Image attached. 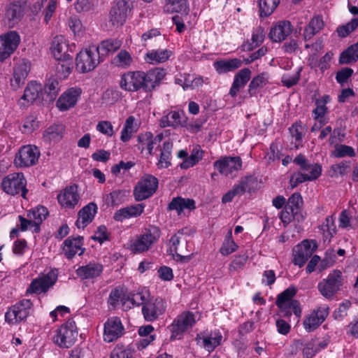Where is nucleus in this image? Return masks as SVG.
I'll use <instances>...</instances> for the list:
<instances>
[{"mask_svg": "<svg viewBox=\"0 0 358 358\" xmlns=\"http://www.w3.org/2000/svg\"><path fill=\"white\" fill-rule=\"evenodd\" d=\"M161 235L162 232L159 227L150 224L131 239L129 250L134 254L146 252L159 242Z\"/></svg>", "mask_w": 358, "mask_h": 358, "instance_id": "f257e3e1", "label": "nucleus"}, {"mask_svg": "<svg viewBox=\"0 0 358 358\" xmlns=\"http://www.w3.org/2000/svg\"><path fill=\"white\" fill-rule=\"evenodd\" d=\"M78 334L75 321L69 319L55 330L52 340L59 348H69L77 341Z\"/></svg>", "mask_w": 358, "mask_h": 358, "instance_id": "f03ea898", "label": "nucleus"}, {"mask_svg": "<svg viewBox=\"0 0 358 358\" xmlns=\"http://www.w3.org/2000/svg\"><path fill=\"white\" fill-rule=\"evenodd\" d=\"M59 271L57 268H50L32 280L26 290V295L45 294L53 287L57 281Z\"/></svg>", "mask_w": 358, "mask_h": 358, "instance_id": "7ed1b4c3", "label": "nucleus"}, {"mask_svg": "<svg viewBox=\"0 0 358 358\" xmlns=\"http://www.w3.org/2000/svg\"><path fill=\"white\" fill-rule=\"evenodd\" d=\"M196 322V315L189 310L180 313L168 327L171 333V340L181 339L183 335L190 331Z\"/></svg>", "mask_w": 358, "mask_h": 358, "instance_id": "20e7f679", "label": "nucleus"}, {"mask_svg": "<svg viewBox=\"0 0 358 358\" xmlns=\"http://www.w3.org/2000/svg\"><path fill=\"white\" fill-rule=\"evenodd\" d=\"M343 284L344 277L342 272L334 269L317 284V289L324 298L331 299L341 290Z\"/></svg>", "mask_w": 358, "mask_h": 358, "instance_id": "39448f33", "label": "nucleus"}, {"mask_svg": "<svg viewBox=\"0 0 358 358\" xmlns=\"http://www.w3.org/2000/svg\"><path fill=\"white\" fill-rule=\"evenodd\" d=\"M1 187L7 194L20 195L26 199L28 189H27V180L22 173H9L3 178Z\"/></svg>", "mask_w": 358, "mask_h": 358, "instance_id": "423d86ee", "label": "nucleus"}, {"mask_svg": "<svg viewBox=\"0 0 358 358\" xmlns=\"http://www.w3.org/2000/svg\"><path fill=\"white\" fill-rule=\"evenodd\" d=\"M120 87L128 92H136L143 90L148 92V88L146 83L145 71H129L121 76Z\"/></svg>", "mask_w": 358, "mask_h": 358, "instance_id": "0eeeda50", "label": "nucleus"}, {"mask_svg": "<svg viewBox=\"0 0 358 358\" xmlns=\"http://www.w3.org/2000/svg\"><path fill=\"white\" fill-rule=\"evenodd\" d=\"M99 63L100 56L96 46L82 49L76 57V70L82 73L94 70Z\"/></svg>", "mask_w": 358, "mask_h": 358, "instance_id": "6e6552de", "label": "nucleus"}, {"mask_svg": "<svg viewBox=\"0 0 358 358\" xmlns=\"http://www.w3.org/2000/svg\"><path fill=\"white\" fill-rule=\"evenodd\" d=\"M32 310V301L23 299L7 310L5 313V321L10 325L19 324L26 320Z\"/></svg>", "mask_w": 358, "mask_h": 358, "instance_id": "1a4fd4ad", "label": "nucleus"}, {"mask_svg": "<svg viewBox=\"0 0 358 358\" xmlns=\"http://www.w3.org/2000/svg\"><path fill=\"white\" fill-rule=\"evenodd\" d=\"M41 152L34 145H25L16 152L13 163L16 167L27 168L34 166L38 162Z\"/></svg>", "mask_w": 358, "mask_h": 358, "instance_id": "9d476101", "label": "nucleus"}, {"mask_svg": "<svg viewBox=\"0 0 358 358\" xmlns=\"http://www.w3.org/2000/svg\"><path fill=\"white\" fill-rule=\"evenodd\" d=\"M166 309V302L161 297L150 298L143 304L141 312L146 322L156 321L162 315Z\"/></svg>", "mask_w": 358, "mask_h": 358, "instance_id": "9b49d317", "label": "nucleus"}, {"mask_svg": "<svg viewBox=\"0 0 358 358\" xmlns=\"http://www.w3.org/2000/svg\"><path fill=\"white\" fill-rule=\"evenodd\" d=\"M330 342L329 336L313 338L310 340H299L296 341V347L301 348L304 358H313L317 352L325 349Z\"/></svg>", "mask_w": 358, "mask_h": 358, "instance_id": "f8f14e48", "label": "nucleus"}, {"mask_svg": "<svg viewBox=\"0 0 358 358\" xmlns=\"http://www.w3.org/2000/svg\"><path fill=\"white\" fill-rule=\"evenodd\" d=\"M322 173V166L318 164H308L301 171L292 174L289 179L291 188L298 185L317 179Z\"/></svg>", "mask_w": 358, "mask_h": 358, "instance_id": "ddd939ff", "label": "nucleus"}, {"mask_svg": "<svg viewBox=\"0 0 358 358\" xmlns=\"http://www.w3.org/2000/svg\"><path fill=\"white\" fill-rule=\"evenodd\" d=\"M134 0H117L110 11V22L115 27L123 25L133 8Z\"/></svg>", "mask_w": 358, "mask_h": 358, "instance_id": "4468645a", "label": "nucleus"}, {"mask_svg": "<svg viewBox=\"0 0 358 358\" xmlns=\"http://www.w3.org/2000/svg\"><path fill=\"white\" fill-rule=\"evenodd\" d=\"M75 48V43L70 44L64 36L59 35L53 38L50 50L53 57L59 61L72 58L69 52H73Z\"/></svg>", "mask_w": 358, "mask_h": 358, "instance_id": "2eb2a0df", "label": "nucleus"}, {"mask_svg": "<svg viewBox=\"0 0 358 358\" xmlns=\"http://www.w3.org/2000/svg\"><path fill=\"white\" fill-rule=\"evenodd\" d=\"M158 187V180L152 175L144 176L134 188V194L138 201L151 196Z\"/></svg>", "mask_w": 358, "mask_h": 358, "instance_id": "dca6fc26", "label": "nucleus"}, {"mask_svg": "<svg viewBox=\"0 0 358 358\" xmlns=\"http://www.w3.org/2000/svg\"><path fill=\"white\" fill-rule=\"evenodd\" d=\"M317 248V243L313 240H304L293 249L292 262L294 265L302 267Z\"/></svg>", "mask_w": 358, "mask_h": 358, "instance_id": "f3484780", "label": "nucleus"}, {"mask_svg": "<svg viewBox=\"0 0 358 358\" xmlns=\"http://www.w3.org/2000/svg\"><path fill=\"white\" fill-rule=\"evenodd\" d=\"M20 42V35L15 31H10L0 36V62L10 57Z\"/></svg>", "mask_w": 358, "mask_h": 358, "instance_id": "a211bd4d", "label": "nucleus"}, {"mask_svg": "<svg viewBox=\"0 0 358 358\" xmlns=\"http://www.w3.org/2000/svg\"><path fill=\"white\" fill-rule=\"evenodd\" d=\"M329 306L326 304L321 305L314 308L307 315L303 322L304 329L308 332H311L319 327L329 315Z\"/></svg>", "mask_w": 358, "mask_h": 358, "instance_id": "6ab92c4d", "label": "nucleus"}, {"mask_svg": "<svg viewBox=\"0 0 358 358\" xmlns=\"http://www.w3.org/2000/svg\"><path fill=\"white\" fill-rule=\"evenodd\" d=\"M214 168L225 176H233L242 167V159L240 157H224L213 164Z\"/></svg>", "mask_w": 358, "mask_h": 358, "instance_id": "aec40b11", "label": "nucleus"}, {"mask_svg": "<svg viewBox=\"0 0 358 358\" xmlns=\"http://www.w3.org/2000/svg\"><path fill=\"white\" fill-rule=\"evenodd\" d=\"M293 26L288 20H279L273 24L268 32V38L273 43H280L292 33Z\"/></svg>", "mask_w": 358, "mask_h": 358, "instance_id": "412c9836", "label": "nucleus"}, {"mask_svg": "<svg viewBox=\"0 0 358 358\" xmlns=\"http://www.w3.org/2000/svg\"><path fill=\"white\" fill-rule=\"evenodd\" d=\"M59 205L66 209H73L80 201V195L76 185H71L63 189L57 196Z\"/></svg>", "mask_w": 358, "mask_h": 358, "instance_id": "4be33fe9", "label": "nucleus"}, {"mask_svg": "<svg viewBox=\"0 0 358 358\" xmlns=\"http://www.w3.org/2000/svg\"><path fill=\"white\" fill-rule=\"evenodd\" d=\"M82 94L81 88L72 87L66 90L57 101V107L59 110L65 111L73 108L77 103Z\"/></svg>", "mask_w": 358, "mask_h": 358, "instance_id": "5701e85b", "label": "nucleus"}, {"mask_svg": "<svg viewBox=\"0 0 358 358\" xmlns=\"http://www.w3.org/2000/svg\"><path fill=\"white\" fill-rule=\"evenodd\" d=\"M124 331L121 320L117 317L108 318L104 324L103 340L107 343L113 342L120 338Z\"/></svg>", "mask_w": 358, "mask_h": 358, "instance_id": "b1692460", "label": "nucleus"}, {"mask_svg": "<svg viewBox=\"0 0 358 358\" xmlns=\"http://www.w3.org/2000/svg\"><path fill=\"white\" fill-rule=\"evenodd\" d=\"M222 341V335L219 331H214L210 333H201L197 334L196 337L197 344L208 352H213L219 346Z\"/></svg>", "mask_w": 358, "mask_h": 358, "instance_id": "393cba45", "label": "nucleus"}, {"mask_svg": "<svg viewBox=\"0 0 358 358\" xmlns=\"http://www.w3.org/2000/svg\"><path fill=\"white\" fill-rule=\"evenodd\" d=\"M30 71V63L28 60L19 61L14 67L13 78L10 85L13 89H17L23 85Z\"/></svg>", "mask_w": 358, "mask_h": 358, "instance_id": "a878e982", "label": "nucleus"}, {"mask_svg": "<svg viewBox=\"0 0 358 358\" xmlns=\"http://www.w3.org/2000/svg\"><path fill=\"white\" fill-rule=\"evenodd\" d=\"M63 252L67 259H72L75 255H82L85 251L82 236L69 237L63 243Z\"/></svg>", "mask_w": 358, "mask_h": 358, "instance_id": "bb28decb", "label": "nucleus"}, {"mask_svg": "<svg viewBox=\"0 0 358 358\" xmlns=\"http://www.w3.org/2000/svg\"><path fill=\"white\" fill-rule=\"evenodd\" d=\"M163 139V134H157L155 137L153 136L151 132H145L138 135V149L143 152L147 150L149 156L153 155L154 145L160 143Z\"/></svg>", "mask_w": 358, "mask_h": 358, "instance_id": "cd10ccee", "label": "nucleus"}, {"mask_svg": "<svg viewBox=\"0 0 358 358\" xmlns=\"http://www.w3.org/2000/svg\"><path fill=\"white\" fill-rule=\"evenodd\" d=\"M253 180L254 178L252 176L242 178L238 184L223 195L222 202L223 203L231 202L236 196L243 194Z\"/></svg>", "mask_w": 358, "mask_h": 358, "instance_id": "c85d7f7f", "label": "nucleus"}, {"mask_svg": "<svg viewBox=\"0 0 358 358\" xmlns=\"http://www.w3.org/2000/svg\"><path fill=\"white\" fill-rule=\"evenodd\" d=\"M97 212V206L94 203H90L84 206L78 214L76 225L78 229H84L94 219Z\"/></svg>", "mask_w": 358, "mask_h": 358, "instance_id": "c756f323", "label": "nucleus"}, {"mask_svg": "<svg viewBox=\"0 0 358 358\" xmlns=\"http://www.w3.org/2000/svg\"><path fill=\"white\" fill-rule=\"evenodd\" d=\"M144 208L145 206L142 203L122 208L115 213L113 219L117 222H122L127 219L138 217L143 213Z\"/></svg>", "mask_w": 358, "mask_h": 358, "instance_id": "7c9ffc66", "label": "nucleus"}, {"mask_svg": "<svg viewBox=\"0 0 358 358\" xmlns=\"http://www.w3.org/2000/svg\"><path fill=\"white\" fill-rule=\"evenodd\" d=\"M103 265L99 263L90 262L85 266H79L76 273L83 280L93 279L99 277L103 272Z\"/></svg>", "mask_w": 358, "mask_h": 358, "instance_id": "2f4dec72", "label": "nucleus"}, {"mask_svg": "<svg viewBox=\"0 0 358 358\" xmlns=\"http://www.w3.org/2000/svg\"><path fill=\"white\" fill-rule=\"evenodd\" d=\"M172 55L173 52L169 49H153L145 53L144 60L146 63L155 65L166 62Z\"/></svg>", "mask_w": 358, "mask_h": 358, "instance_id": "473e14b6", "label": "nucleus"}, {"mask_svg": "<svg viewBox=\"0 0 358 358\" xmlns=\"http://www.w3.org/2000/svg\"><path fill=\"white\" fill-rule=\"evenodd\" d=\"M296 293V288L291 286L278 295L275 304L284 316L291 315V313L288 310V304L292 301V298Z\"/></svg>", "mask_w": 358, "mask_h": 358, "instance_id": "72a5a7b5", "label": "nucleus"}, {"mask_svg": "<svg viewBox=\"0 0 358 358\" xmlns=\"http://www.w3.org/2000/svg\"><path fill=\"white\" fill-rule=\"evenodd\" d=\"M42 91V86L37 82L32 81L27 84L19 104L25 106L32 103L38 97Z\"/></svg>", "mask_w": 358, "mask_h": 358, "instance_id": "f704fd0d", "label": "nucleus"}, {"mask_svg": "<svg viewBox=\"0 0 358 358\" xmlns=\"http://www.w3.org/2000/svg\"><path fill=\"white\" fill-rule=\"evenodd\" d=\"M168 208L176 210L178 215L185 210H193L196 208L195 201L192 199H185L180 196L173 198L169 203Z\"/></svg>", "mask_w": 358, "mask_h": 358, "instance_id": "c9c22d12", "label": "nucleus"}, {"mask_svg": "<svg viewBox=\"0 0 358 358\" xmlns=\"http://www.w3.org/2000/svg\"><path fill=\"white\" fill-rule=\"evenodd\" d=\"M48 215V209L42 206H38L27 212V217L31 219L32 220V223L35 224V233L39 232L40 226L46 219Z\"/></svg>", "mask_w": 358, "mask_h": 358, "instance_id": "e433bc0d", "label": "nucleus"}, {"mask_svg": "<svg viewBox=\"0 0 358 358\" xmlns=\"http://www.w3.org/2000/svg\"><path fill=\"white\" fill-rule=\"evenodd\" d=\"M333 53L328 52L320 59L312 58L310 66L317 73L323 74L325 71L330 68Z\"/></svg>", "mask_w": 358, "mask_h": 358, "instance_id": "4c0bfd02", "label": "nucleus"}, {"mask_svg": "<svg viewBox=\"0 0 358 358\" xmlns=\"http://www.w3.org/2000/svg\"><path fill=\"white\" fill-rule=\"evenodd\" d=\"M165 76V70L161 68H155L145 72L148 91L151 92L156 87V85H159V83L164 78Z\"/></svg>", "mask_w": 358, "mask_h": 358, "instance_id": "58836bf2", "label": "nucleus"}, {"mask_svg": "<svg viewBox=\"0 0 358 358\" xmlns=\"http://www.w3.org/2000/svg\"><path fill=\"white\" fill-rule=\"evenodd\" d=\"M242 64L241 59L234 58L231 59H221L213 63V66L219 73H225L238 69Z\"/></svg>", "mask_w": 358, "mask_h": 358, "instance_id": "ea45409f", "label": "nucleus"}, {"mask_svg": "<svg viewBox=\"0 0 358 358\" xmlns=\"http://www.w3.org/2000/svg\"><path fill=\"white\" fill-rule=\"evenodd\" d=\"M324 26V22L322 16L317 15L313 17L309 24L304 29L303 35L305 41L312 38L317 33L322 29Z\"/></svg>", "mask_w": 358, "mask_h": 358, "instance_id": "a19ab883", "label": "nucleus"}, {"mask_svg": "<svg viewBox=\"0 0 358 358\" xmlns=\"http://www.w3.org/2000/svg\"><path fill=\"white\" fill-rule=\"evenodd\" d=\"M184 114L182 111H171L166 115L162 117L160 126L162 127H171L176 128L182 125Z\"/></svg>", "mask_w": 358, "mask_h": 358, "instance_id": "79ce46f5", "label": "nucleus"}, {"mask_svg": "<svg viewBox=\"0 0 358 358\" xmlns=\"http://www.w3.org/2000/svg\"><path fill=\"white\" fill-rule=\"evenodd\" d=\"M65 129L61 124H54L50 126L45 129L43 134V138L45 142L51 143L60 141L64 136Z\"/></svg>", "mask_w": 358, "mask_h": 358, "instance_id": "37998d69", "label": "nucleus"}, {"mask_svg": "<svg viewBox=\"0 0 358 358\" xmlns=\"http://www.w3.org/2000/svg\"><path fill=\"white\" fill-rule=\"evenodd\" d=\"M22 15V8L19 3L10 4L5 14V19L8 20V27H13L20 20Z\"/></svg>", "mask_w": 358, "mask_h": 358, "instance_id": "c03bdc74", "label": "nucleus"}, {"mask_svg": "<svg viewBox=\"0 0 358 358\" xmlns=\"http://www.w3.org/2000/svg\"><path fill=\"white\" fill-rule=\"evenodd\" d=\"M182 238V234L180 232L173 235L169 240V250L173 257H176L177 260L185 262L190 259V255H182L180 254L179 245Z\"/></svg>", "mask_w": 358, "mask_h": 358, "instance_id": "a18cd8bd", "label": "nucleus"}, {"mask_svg": "<svg viewBox=\"0 0 358 358\" xmlns=\"http://www.w3.org/2000/svg\"><path fill=\"white\" fill-rule=\"evenodd\" d=\"M122 45L120 40L117 38H109L103 41L100 45L96 47L99 55L107 56L117 50Z\"/></svg>", "mask_w": 358, "mask_h": 358, "instance_id": "49530a36", "label": "nucleus"}, {"mask_svg": "<svg viewBox=\"0 0 358 358\" xmlns=\"http://www.w3.org/2000/svg\"><path fill=\"white\" fill-rule=\"evenodd\" d=\"M172 148L173 143L171 141H166L164 142L161 149L159 159L157 162L158 168L165 169L171 165Z\"/></svg>", "mask_w": 358, "mask_h": 358, "instance_id": "de8ad7c7", "label": "nucleus"}, {"mask_svg": "<svg viewBox=\"0 0 358 358\" xmlns=\"http://www.w3.org/2000/svg\"><path fill=\"white\" fill-rule=\"evenodd\" d=\"M203 151L199 145H196L193 148L191 154L188 157H186L180 164V166L182 169H187L193 167L203 158Z\"/></svg>", "mask_w": 358, "mask_h": 358, "instance_id": "09e8293b", "label": "nucleus"}, {"mask_svg": "<svg viewBox=\"0 0 358 358\" xmlns=\"http://www.w3.org/2000/svg\"><path fill=\"white\" fill-rule=\"evenodd\" d=\"M164 10L168 13H188L189 7L187 0H166Z\"/></svg>", "mask_w": 358, "mask_h": 358, "instance_id": "8fccbe9b", "label": "nucleus"}, {"mask_svg": "<svg viewBox=\"0 0 358 358\" xmlns=\"http://www.w3.org/2000/svg\"><path fill=\"white\" fill-rule=\"evenodd\" d=\"M135 117L134 116L128 117L124 124L121 131L120 140L122 142H127L138 130V126L135 123Z\"/></svg>", "mask_w": 358, "mask_h": 358, "instance_id": "3c124183", "label": "nucleus"}, {"mask_svg": "<svg viewBox=\"0 0 358 358\" xmlns=\"http://www.w3.org/2000/svg\"><path fill=\"white\" fill-rule=\"evenodd\" d=\"M238 245L234 242L232 237V231L229 230L227 233L224 241L220 248V252L223 256H228L235 252Z\"/></svg>", "mask_w": 358, "mask_h": 358, "instance_id": "603ef678", "label": "nucleus"}, {"mask_svg": "<svg viewBox=\"0 0 358 358\" xmlns=\"http://www.w3.org/2000/svg\"><path fill=\"white\" fill-rule=\"evenodd\" d=\"M150 296L149 291L146 289H138L136 292L130 293L128 296V301H129L134 306H143L148 301V297Z\"/></svg>", "mask_w": 358, "mask_h": 358, "instance_id": "864d4df0", "label": "nucleus"}, {"mask_svg": "<svg viewBox=\"0 0 358 358\" xmlns=\"http://www.w3.org/2000/svg\"><path fill=\"white\" fill-rule=\"evenodd\" d=\"M334 221L335 217L334 215L328 216L320 226V230L322 231L323 236L326 240H330L336 232V227Z\"/></svg>", "mask_w": 358, "mask_h": 358, "instance_id": "5fc2aeb1", "label": "nucleus"}, {"mask_svg": "<svg viewBox=\"0 0 358 358\" xmlns=\"http://www.w3.org/2000/svg\"><path fill=\"white\" fill-rule=\"evenodd\" d=\"M113 62L118 67L127 69L132 64L134 59L129 52L122 50L114 57Z\"/></svg>", "mask_w": 358, "mask_h": 358, "instance_id": "6e6d98bb", "label": "nucleus"}, {"mask_svg": "<svg viewBox=\"0 0 358 358\" xmlns=\"http://www.w3.org/2000/svg\"><path fill=\"white\" fill-rule=\"evenodd\" d=\"M358 59V42L352 45L346 50L343 52L339 58L341 64H349L355 62Z\"/></svg>", "mask_w": 358, "mask_h": 358, "instance_id": "4d7b16f0", "label": "nucleus"}, {"mask_svg": "<svg viewBox=\"0 0 358 358\" xmlns=\"http://www.w3.org/2000/svg\"><path fill=\"white\" fill-rule=\"evenodd\" d=\"M280 0H259V8L261 17H268L275 10Z\"/></svg>", "mask_w": 358, "mask_h": 358, "instance_id": "13d9d810", "label": "nucleus"}, {"mask_svg": "<svg viewBox=\"0 0 358 358\" xmlns=\"http://www.w3.org/2000/svg\"><path fill=\"white\" fill-rule=\"evenodd\" d=\"M73 67V58L59 60L57 65V71L62 78H66L71 73Z\"/></svg>", "mask_w": 358, "mask_h": 358, "instance_id": "bf43d9fd", "label": "nucleus"}, {"mask_svg": "<svg viewBox=\"0 0 358 358\" xmlns=\"http://www.w3.org/2000/svg\"><path fill=\"white\" fill-rule=\"evenodd\" d=\"M292 137L295 140V147L297 148L302 141L305 128L301 122L294 123L289 129Z\"/></svg>", "mask_w": 358, "mask_h": 358, "instance_id": "052dcab7", "label": "nucleus"}, {"mask_svg": "<svg viewBox=\"0 0 358 358\" xmlns=\"http://www.w3.org/2000/svg\"><path fill=\"white\" fill-rule=\"evenodd\" d=\"M358 27V17L352 18L345 24L339 26L336 32L340 37L344 38L352 32Z\"/></svg>", "mask_w": 358, "mask_h": 358, "instance_id": "680f3d73", "label": "nucleus"}, {"mask_svg": "<svg viewBox=\"0 0 358 358\" xmlns=\"http://www.w3.org/2000/svg\"><path fill=\"white\" fill-rule=\"evenodd\" d=\"M128 194L126 190H115L108 195L107 200L112 206H118L125 201Z\"/></svg>", "mask_w": 358, "mask_h": 358, "instance_id": "e2e57ef3", "label": "nucleus"}, {"mask_svg": "<svg viewBox=\"0 0 358 358\" xmlns=\"http://www.w3.org/2000/svg\"><path fill=\"white\" fill-rule=\"evenodd\" d=\"M96 129L100 134L108 138L112 137L115 134L112 123L108 120L99 121L96 126Z\"/></svg>", "mask_w": 358, "mask_h": 358, "instance_id": "0e129e2a", "label": "nucleus"}, {"mask_svg": "<svg viewBox=\"0 0 358 358\" xmlns=\"http://www.w3.org/2000/svg\"><path fill=\"white\" fill-rule=\"evenodd\" d=\"M265 31L263 27H258L255 29L252 34L250 48H255L259 46L264 41Z\"/></svg>", "mask_w": 358, "mask_h": 358, "instance_id": "69168bd1", "label": "nucleus"}, {"mask_svg": "<svg viewBox=\"0 0 358 358\" xmlns=\"http://www.w3.org/2000/svg\"><path fill=\"white\" fill-rule=\"evenodd\" d=\"M303 204V199L299 193H294L292 194L285 205L287 209L299 212L300 208Z\"/></svg>", "mask_w": 358, "mask_h": 358, "instance_id": "338daca9", "label": "nucleus"}, {"mask_svg": "<svg viewBox=\"0 0 358 358\" xmlns=\"http://www.w3.org/2000/svg\"><path fill=\"white\" fill-rule=\"evenodd\" d=\"M175 83L180 85L185 90L191 89L192 87V74L180 73L176 77Z\"/></svg>", "mask_w": 358, "mask_h": 358, "instance_id": "774afa93", "label": "nucleus"}]
</instances>
